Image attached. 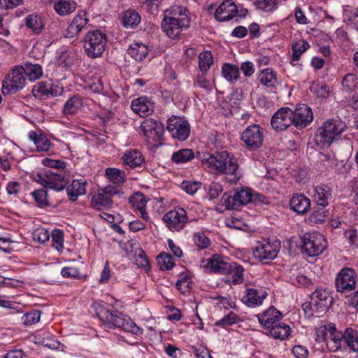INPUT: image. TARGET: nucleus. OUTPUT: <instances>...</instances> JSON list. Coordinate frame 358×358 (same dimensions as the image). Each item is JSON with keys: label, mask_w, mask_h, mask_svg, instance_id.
<instances>
[{"label": "nucleus", "mask_w": 358, "mask_h": 358, "mask_svg": "<svg viewBox=\"0 0 358 358\" xmlns=\"http://www.w3.org/2000/svg\"><path fill=\"white\" fill-rule=\"evenodd\" d=\"M89 19L85 13H78L73 19L66 29V36L73 38L77 36L87 24Z\"/></svg>", "instance_id": "obj_29"}, {"label": "nucleus", "mask_w": 358, "mask_h": 358, "mask_svg": "<svg viewBox=\"0 0 358 358\" xmlns=\"http://www.w3.org/2000/svg\"><path fill=\"white\" fill-rule=\"evenodd\" d=\"M24 74L29 78V80L34 81L40 78L43 75V69L41 65L38 64L25 63L22 66Z\"/></svg>", "instance_id": "obj_43"}, {"label": "nucleus", "mask_w": 358, "mask_h": 358, "mask_svg": "<svg viewBox=\"0 0 358 358\" xmlns=\"http://www.w3.org/2000/svg\"><path fill=\"white\" fill-rule=\"evenodd\" d=\"M107 41V35L99 29L88 31L82 40L84 51L87 56L91 59L102 56Z\"/></svg>", "instance_id": "obj_2"}, {"label": "nucleus", "mask_w": 358, "mask_h": 358, "mask_svg": "<svg viewBox=\"0 0 358 358\" xmlns=\"http://www.w3.org/2000/svg\"><path fill=\"white\" fill-rule=\"evenodd\" d=\"M280 243L268 242L257 245L253 251L254 256L263 264H268L274 259L279 252Z\"/></svg>", "instance_id": "obj_18"}, {"label": "nucleus", "mask_w": 358, "mask_h": 358, "mask_svg": "<svg viewBox=\"0 0 358 358\" xmlns=\"http://www.w3.org/2000/svg\"><path fill=\"white\" fill-rule=\"evenodd\" d=\"M345 129L346 124L341 120H327L316 131L315 139L317 143L329 147Z\"/></svg>", "instance_id": "obj_4"}, {"label": "nucleus", "mask_w": 358, "mask_h": 358, "mask_svg": "<svg viewBox=\"0 0 358 358\" xmlns=\"http://www.w3.org/2000/svg\"><path fill=\"white\" fill-rule=\"evenodd\" d=\"M342 85L343 88L348 92L355 90L357 85V81L355 76L352 73L345 75L343 79Z\"/></svg>", "instance_id": "obj_58"}, {"label": "nucleus", "mask_w": 358, "mask_h": 358, "mask_svg": "<svg viewBox=\"0 0 358 358\" xmlns=\"http://www.w3.org/2000/svg\"><path fill=\"white\" fill-rule=\"evenodd\" d=\"M117 193V187L111 185L99 189L98 192L92 196V207L97 210L111 208L113 203L112 197Z\"/></svg>", "instance_id": "obj_11"}, {"label": "nucleus", "mask_w": 358, "mask_h": 358, "mask_svg": "<svg viewBox=\"0 0 358 358\" xmlns=\"http://www.w3.org/2000/svg\"><path fill=\"white\" fill-rule=\"evenodd\" d=\"M99 317L110 327L112 324L115 327L120 328L126 332L131 333L134 335H141L143 330L138 327L131 319L125 315L117 311L110 312L103 308L98 313Z\"/></svg>", "instance_id": "obj_3"}, {"label": "nucleus", "mask_w": 358, "mask_h": 358, "mask_svg": "<svg viewBox=\"0 0 358 358\" xmlns=\"http://www.w3.org/2000/svg\"><path fill=\"white\" fill-rule=\"evenodd\" d=\"M257 317L261 326L267 330L271 327L280 322L282 317V313L273 306H271L262 314L257 315Z\"/></svg>", "instance_id": "obj_27"}, {"label": "nucleus", "mask_w": 358, "mask_h": 358, "mask_svg": "<svg viewBox=\"0 0 358 358\" xmlns=\"http://www.w3.org/2000/svg\"><path fill=\"white\" fill-rule=\"evenodd\" d=\"M213 63V58L210 51L203 52L199 56V69L203 72H206Z\"/></svg>", "instance_id": "obj_49"}, {"label": "nucleus", "mask_w": 358, "mask_h": 358, "mask_svg": "<svg viewBox=\"0 0 358 358\" xmlns=\"http://www.w3.org/2000/svg\"><path fill=\"white\" fill-rule=\"evenodd\" d=\"M176 287L182 294L189 292L192 287V281L187 274H182L176 281Z\"/></svg>", "instance_id": "obj_51"}, {"label": "nucleus", "mask_w": 358, "mask_h": 358, "mask_svg": "<svg viewBox=\"0 0 358 358\" xmlns=\"http://www.w3.org/2000/svg\"><path fill=\"white\" fill-rule=\"evenodd\" d=\"M194 158V153L192 149H180L174 152L171 156V161L177 164L186 163Z\"/></svg>", "instance_id": "obj_42"}, {"label": "nucleus", "mask_w": 358, "mask_h": 358, "mask_svg": "<svg viewBox=\"0 0 358 358\" xmlns=\"http://www.w3.org/2000/svg\"><path fill=\"white\" fill-rule=\"evenodd\" d=\"M239 321L238 315L234 312H230L228 315H225L221 320L215 322L216 326H220L222 327H227L232 325L233 324L237 323Z\"/></svg>", "instance_id": "obj_55"}, {"label": "nucleus", "mask_w": 358, "mask_h": 358, "mask_svg": "<svg viewBox=\"0 0 358 358\" xmlns=\"http://www.w3.org/2000/svg\"><path fill=\"white\" fill-rule=\"evenodd\" d=\"M31 194L38 206L43 208L50 205L48 200V192L45 189H36Z\"/></svg>", "instance_id": "obj_53"}, {"label": "nucleus", "mask_w": 358, "mask_h": 358, "mask_svg": "<svg viewBox=\"0 0 358 358\" xmlns=\"http://www.w3.org/2000/svg\"><path fill=\"white\" fill-rule=\"evenodd\" d=\"M334 329V323H329L327 325H322L317 329V336L327 343L330 331Z\"/></svg>", "instance_id": "obj_59"}, {"label": "nucleus", "mask_w": 358, "mask_h": 358, "mask_svg": "<svg viewBox=\"0 0 358 358\" xmlns=\"http://www.w3.org/2000/svg\"><path fill=\"white\" fill-rule=\"evenodd\" d=\"M266 296L267 293L262 288H247L241 301L248 307H255L261 306Z\"/></svg>", "instance_id": "obj_24"}, {"label": "nucleus", "mask_w": 358, "mask_h": 358, "mask_svg": "<svg viewBox=\"0 0 358 358\" xmlns=\"http://www.w3.org/2000/svg\"><path fill=\"white\" fill-rule=\"evenodd\" d=\"M29 138L34 142L38 151H48L50 150L51 143L44 134H38L36 131H30Z\"/></svg>", "instance_id": "obj_37"}, {"label": "nucleus", "mask_w": 358, "mask_h": 358, "mask_svg": "<svg viewBox=\"0 0 358 358\" xmlns=\"http://www.w3.org/2000/svg\"><path fill=\"white\" fill-rule=\"evenodd\" d=\"M57 62L59 65L63 66H70L73 64V58L70 55V53L66 50L62 51L57 58Z\"/></svg>", "instance_id": "obj_60"}, {"label": "nucleus", "mask_w": 358, "mask_h": 358, "mask_svg": "<svg viewBox=\"0 0 358 358\" xmlns=\"http://www.w3.org/2000/svg\"><path fill=\"white\" fill-rule=\"evenodd\" d=\"M271 124L276 131H283L293 125L292 110L289 108H282L273 115Z\"/></svg>", "instance_id": "obj_20"}, {"label": "nucleus", "mask_w": 358, "mask_h": 358, "mask_svg": "<svg viewBox=\"0 0 358 358\" xmlns=\"http://www.w3.org/2000/svg\"><path fill=\"white\" fill-rule=\"evenodd\" d=\"M309 48V44L304 40H299L292 45V62H297L301 55Z\"/></svg>", "instance_id": "obj_48"}, {"label": "nucleus", "mask_w": 358, "mask_h": 358, "mask_svg": "<svg viewBox=\"0 0 358 358\" xmlns=\"http://www.w3.org/2000/svg\"><path fill=\"white\" fill-rule=\"evenodd\" d=\"M25 24L35 34H40L44 27L41 17L39 15L35 13L28 15L26 17Z\"/></svg>", "instance_id": "obj_40"}, {"label": "nucleus", "mask_w": 358, "mask_h": 358, "mask_svg": "<svg viewBox=\"0 0 358 358\" xmlns=\"http://www.w3.org/2000/svg\"><path fill=\"white\" fill-rule=\"evenodd\" d=\"M141 22V16L135 10H127L123 17V24L127 28H133Z\"/></svg>", "instance_id": "obj_47"}, {"label": "nucleus", "mask_w": 358, "mask_h": 358, "mask_svg": "<svg viewBox=\"0 0 358 358\" xmlns=\"http://www.w3.org/2000/svg\"><path fill=\"white\" fill-rule=\"evenodd\" d=\"M105 175L110 182L115 184L123 183L126 181L127 176L124 171L116 168L106 169Z\"/></svg>", "instance_id": "obj_44"}, {"label": "nucleus", "mask_w": 358, "mask_h": 358, "mask_svg": "<svg viewBox=\"0 0 358 358\" xmlns=\"http://www.w3.org/2000/svg\"><path fill=\"white\" fill-rule=\"evenodd\" d=\"M224 157V151L220 152H216L214 154L203 152L202 154H199L198 156V158L203 165L216 171L220 174H222V169L224 167L222 166L223 160L227 159V157Z\"/></svg>", "instance_id": "obj_23"}, {"label": "nucleus", "mask_w": 358, "mask_h": 358, "mask_svg": "<svg viewBox=\"0 0 358 358\" xmlns=\"http://www.w3.org/2000/svg\"><path fill=\"white\" fill-rule=\"evenodd\" d=\"M41 312L38 310H32L23 315L22 320L26 326H31L39 322Z\"/></svg>", "instance_id": "obj_52"}, {"label": "nucleus", "mask_w": 358, "mask_h": 358, "mask_svg": "<svg viewBox=\"0 0 358 358\" xmlns=\"http://www.w3.org/2000/svg\"><path fill=\"white\" fill-rule=\"evenodd\" d=\"M63 92L64 88L59 83L44 81L36 84L32 89L33 95L41 100L60 96Z\"/></svg>", "instance_id": "obj_13"}, {"label": "nucleus", "mask_w": 358, "mask_h": 358, "mask_svg": "<svg viewBox=\"0 0 358 358\" xmlns=\"http://www.w3.org/2000/svg\"><path fill=\"white\" fill-rule=\"evenodd\" d=\"M311 196L317 206L325 207L332 200L331 188L324 184L317 185L313 188Z\"/></svg>", "instance_id": "obj_26"}, {"label": "nucleus", "mask_w": 358, "mask_h": 358, "mask_svg": "<svg viewBox=\"0 0 358 358\" xmlns=\"http://www.w3.org/2000/svg\"><path fill=\"white\" fill-rule=\"evenodd\" d=\"M301 252L309 257L320 255L327 248V241L320 233L314 231L307 233L301 238Z\"/></svg>", "instance_id": "obj_7"}, {"label": "nucleus", "mask_w": 358, "mask_h": 358, "mask_svg": "<svg viewBox=\"0 0 358 358\" xmlns=\"http://www.w3.org/2000/svg\"><path fill=\"white\" fill-rule=\"evenodd\" d=\"M42 164L47 167L52 169V171H55V172H57L59 170H66V162L48 157L42 159Z\"/></svg>", "instance_id": "obj_54"}, {"label": "nucleus", "mask_w": 358, "mask_h": 358, "mask_svg": "<svg viewBox=\"0 0 358 358\" xmlns=\"http://www.w3.org/2000/svg\"><path fill=\"white\" fill-rule=\"evenodd\" d=\"M26 83L24 69L22 66H17L9 73L2 84V92L5 94H13L19 90H22Z\"/></svg>", "instance_id": "obj_8"}, {"label": "nucleus", "mask_w": 358, "mask_h": 358, "mask_svg": "<svg viewBox=\"0 0 358 358\" xmlns=\"http://www.w3.org/2000/svg\"><path fill=\"white\" fill-rule=\"evenodd\" d=\"M189 11L182 6H174L166 10L161 27L171 38H176L189 27Z\"/></svg>", "instance_id": "obj_1"}, {"label": "nucleus", "mask_w": 358, "mask_h": 358, "mask_svg": "<svg viewBox=\"0 0 358 358\" xmlns=\"http://www.w3.org/2000/svg\"><path fill=\"white\" fill-rule=\"evenodd\" d=\"M260 83L273 92L276 89L278 83L277 77L272 69L268 68L261 71L258 75Z\"/></svg>", "instance_id": "obj_32"}, {"label": "nucleus", "mask_w": 358, "mask_h": 358, "mask_svg": "<svg viewBox=\"0 0 358 358\" xmlns=\"http://www.w3.org/2000/svg\"><path fill=\"white\" fill-rule=\"evenodd\" d=\"M86 181L82 180H74L72 183L67 186L66 192L70 200L74 201L79 196L85 194Z\"/></svg>", "instance_id": "obj_33"}, {"label": "nucleus", "mask_w": 358, "mask_h": 358, "mask_svg": "<svg viewBox=\"0 0 358 358\" xmlns=\"http://www.w3.org/2000/svg\"><path fill=\"white\" fill-rule=\"evenodd\" d=\"M36 180L45 188L61 191L68 183L67 172L66 170L55 171L45 170L44 173H38Z\"/></svg>", "instance_id": "obj_6"}, {"label": "nucleus", "mask_w": 358, "mask_h": 358, "mask_svg": "<svg viewBox=\"0 0 358 358\" xmlns=\"http://www.w3.org/2000/svg\"><path fill=\"white\" fill-rule=\"evenodd\" d=\"M230 266H230V270L226 275H231V278L228 280L231 282L234 285L241 283L243 280V267L235 262H231Z\"/></svg>", "instance_id": "obj_45"}, {"label": "nucleus", "mask_w": 358, "mask_h": 358, "mask_svg": "<svg viewBox=\"0 0 358 358\" xmlns=\"http://www.w3.org/2000/svg\"><path fill=\"white\" fill-rule=\"evenodd\" d=\"M194 242L198 247L204 249L208 247L210 241L203 233H198L194 236Z\"/></svg>", "instance_id": "obj_62"}, {"label": "nucleus", "mask_w": 358, "mask_h": 358, "mask_svg": "<svg viewBox=\"0 0 358 358\" xmlns=\"http://www.w3.org/2000/svg\"><path fill=\"white\" fill-rule=\"evenodd\" d=\"M259 194L253 195L252 190L247 187L237 188L234 191L226 192L220 199L222 205L227 210H238L240 207L255 200Z\"/></svg>", "instance_id": "obj_5"}, {"label": "nucleus", "mask_w": 358, "mask_h": 358, "mask_svg": "<svg viewBox=\"0 0 358 358\" xmlns=\"http://www.w3.org/2000/svg\"><path fill=\"white\" fill-rule=\"evenodd\" d=\"M290 208L299 214L308 212L310 208V200L302 194H294L289 202Z\"/></svg>", "instance_id": "obj_30"}, {"label": "nucleus", "mask_w": 358, "mask_h": 358, "mask_svg": "<svg viewBox=\"0 0 358 358\" xmlns=\"http://www.w3.org/2000/svg\"><path fill=\"white\" fill-rule=\"evenodd\" d=\"M254 5L259 10L268 12L276 8L277 0H257Z\"/></svg>", "instance_id": "obj_56"}, {"label": "nucleus", "mask_w": 358, "mask_h": 358, "mask_svg": "<svg viewBox=\"0 0 358 358\" xmlns=\"http://www.w3.org/2000/svg\"><path fill=\"white\" fill-rule=\"evenodd\" d=\"M310 299L315 313L318 314L316 317H320V315L328 310L334 300L331 293L324 289H317L312 293Z\"/></svg>", "instance_id": "obj_15"}, {"label": "nucleus", "mask_w": 358, "mask_h": 358, "mask_svg": "<svg viewBox=\"0 0 358 358\" xmlns=\"http://www.w3.org/2000/svg\"><path fill=\"white\" fill-rule=\"evenodd\" d=\"M52 245L57 250L63 248L64 234L60 230H54L52 234Z\"/></svg>", "instance_id": "obj_61"}, {"label": "nucleus", "mask_w": 358, "mask_h": 358, "mask_svg": "<svg viewBox=\"0 0 358 358\" xmlns=\"http://www.w3.org/2000/svg\"><path fill=\"white\" fill-rule=\"evenodd\" d=\"M166 129L171 136L179 141L186 140L190 134V125L187 120L173 116L167 120Z\"/></svg>", "instance_id": "obj_12"}, {"label": "nucleus", "mask_w": 358, "mask_h": 358, "mask_svg": "<svg viewBox=\"0 0 358 358\" xmlns=\"http://www.w3.org/2000/svg\"><path fill=\"white\" fill-rule=\"evenodd\" d=\"M238 15V7L231 0L223 1L216 9L215 18L220 22L231 20Z\"/></svg>", "instance_id": "obj_25"}, {"label": "nucleus", "mask_w": 358, "mask_h": 358, "mask_svg": "<svg viewBox=\"0 0 358 358\" xmlns=\"http://www.w3.org/2000/svg\"><path fill=\"white\" fill-rule=\"evenodd\" d=\"M141 129L148 141L156 142L162 135L163 126L160 122L148 118L141 123Z\"/></svg>", "instance_id": "obj_22"}, {"label": "nucleus", "mask_w": 358, "mask_h": 358, "mask_svg": "<svg viewBox=\"0 0 358 358\" xmlns=\"http://www.w3.org/2000/svg\"><path fill=\"white\" fill-rule=\"evenodd\" d=\"M131 202L134 206H136L138 210H143L146 206V201L145 196L141 193L136 194L131 199Z\"/></svg>", "instance_id": "obj_64"}, {"label": "nucleus", "mask_w": 358, "mask_h": 358, "mask_svg": "<svg viewBox=\"0 0 358 358\" xmlns=\"http://www.w3.org/2000/svg\"><path fill=\"white\" fill-rule=\"evenodd\" d=\"M231 264L226 257L216 254L211 258L202 261L201 266L210 272L225 275L229 273Z\"/></svg>", "instance_id": "obj_19"}, {"label": "nucleus", "mask_w": 358, "mask_h": 358, "mask_svg": "<svg viewBox=\"0 0 358 358\" xmlns=\"http://www.w3.org/2000/svg\"><path fill=\"white\" fill-rule=\"evenodd\" d=\"M201 187L199 182L194 181H185L182 184V188L187 193L189 194H194Z\"/></svg>", "instance_id": "obj_63"}, {"label": "nucleus", "mask_w": 358, "mask_h": 358, "mask_svg": "<svg viewBox=\"0 0 358 358\" xmlns=\"http://www.w3.org/2000/svg\"><path fill=\"white\" fill-rule=\"evenodd\" d=\"M264 138V129L255 124L247 127L241 134V140L250 150L259 148L263 144Z\"/></svg>", "instance_id": "obj_9"}, {"label": "nucleus", "mask_w": 358, "mask_h": 358, "mask_svg": "<svg viewBox=\"0 0 358 358\" xmlns=\"http://www.w3.org/2000/svg\"><path fill=\"white\" fill-rule=\"evenodd\" d=\"M224 158L227 157V159L223 160L222 166L224 167L222 169V174H224L229 177L227 178L228 182L236 183L240 179L237 173L239 166L237 159L232 153L227 151H224Z\"/></svg>", "instance_id": "obj_21"}, {"label": "nucleus", "mask_w": 358, "mask_h": 358, "mask_svg": "<svg viewBox=\"0 0 358 358\" xmlns=\"http://www.w3.org/2000/svg\"><path fill=\"white\" fill-rule=\"evenodd\" d=\"M344 343V332L338 331L336 329L334 324V329L329 333V338L327 341V345L333 352H336L341 350L343 347Z\"/></svg>", "instance_id": "obj_34"}, {"label": "nucleus", "mask_w": 358, "mask_h": 358, "mask_svg": "<svg viewBox=\"0 0 358 358\" xmlns=\"http://www.w3.org/2000/svg\"><path fill=\"white\" fill-rule=\"evenodd\" d=\"M355 278L356 273L352 268L348 267L342 268L335 279L336 290L338 292L345 294L355 289L356 286Z\"/></svg>", "instance_id": "obj_14"}, {"label": "nucleus", "mask_w": 358, "mask_h": 358, "mask_svg": "<svg viewBox=\"0 0 358 358\" xmlns=\"http://www.w3.org/2000/svg\"><path fill=\"white\" fill-rule=\"evenodd\" d=\"M76 8V3L72 0H59L55 4V11L62 16L71 14Z\"/></svg>", "instance_id": "obj_41"}, {"label": "nucleus", "mask_w": 358, "mask_h": 358, "mask_svg": "<svg viewBox=\"0 0 358 358\" xmlns=\"http://www.w3.org/2000/svg\"><path fill=\"white\" fill-rule=\"evenodd\" d=\"M157 261L160 269L162 271L170 270L175 265L173 257L166 253H160L157 257Z\"/></svg>", "instance_id": "obj_50"}, {"label": "nucleus", "mask_w": 358, "mask_h": 358, "mask_svg": "<svg viewBox=\"0 0 358 358\" xmlns=\"http://www.w3.org/2000/svg\"><path fill=\"white\" fill-rule=\"evenodd\" d=\"M162 220L170 231H179L185 227L188 221L187 213L182 208H175L164 214Z\"/></svg>", "instance_id": "obj_10"}, {"label": "nucleus", "mask_w": 358, "mask_h": 358, "mask_svg": "<svg viewBox=\"0 0 358 358\" xmlns=\"http://www.w3.org/2000/svg\"><path fill=\"white\" fill-rule=\"evenodd\" d=\"M266 334L275 339L284 340L290 334V327L284 322H278L267 329Z\"/></svg>", "instance_id": "obj_35"}, {"label": "nucleus", "mask_w": 358, "mask_h": 358, "mask_svg": "<svg viewBox=\"0 0 358 358\" xmlns=\"http://www.w3.org/2000/svg\"><path fill=\"white\" fill-rule=\"evenodd\" d=\"M124 164L131 169L141 167L145 162L144 156L138 150H127L122 157Z\"/></svg>", "instance_id": "obj_31"}, {"label": "nucleus", "mask_w": 358, "mask_h": 358, "mask_svg": "<svg viewBox=\"0 0 358 358\" xmlns=\"http://www.w3.org/2000/svg\"><path fill=\"white\" fill-rule=\"evenodd\" d=\"M328 215V211L324 209V207L314 210L309 217V220L312 223L318 224L325 221Z\"/></svg>", "instance_id": "obj_57"}, {"label": "nucleus", "mask_w": 358, "mask_h": 358, "mask_svg": "<svg viewBox=\"0 0 358 358\" xmlns=\"http://www.w3.org/2000/svg\"><path fill=\"white\" fill-rule=\"evenodd\" d=\"M345 345L353 352H358V332L352 328H346L344 331V343Z\"/></svg>", "instance_id": "obj_39"}, {"label": "nucleus", "mask_w": 358, "mask_h": 358, "mask_svg": "<svg viewBox=\"0 0 358 358\" xmlns=\"http://www.w3.org/2000/svg\"><path fill=\"white\" fill-rule=\"evenodd\" d=\"M222 73L227 80L233 83L238 78L239 69L235 65L225 63L222 66Z\"/></svg>", "instance_id": "obj_46"}, {"label": "nucleus", "mask_w": 358, "mask_h": 358, "mask_svg": "<svg viewBox=\"0 0 358 358\" xmlns=\"http://www.w3.org/2000/svg\"><path fill=\"white\" fill-rule=\"evenodd\" d=\"M313 120L312 110L306 104H299L292 110L293 125L298 129L306 128Z\"/></svg>", "instance_id": "obj_17"}, {"label": "nucleus", "mask_w": 358, "mask_h": 358, "mask_svg": "<svg viewBox=\"0 0 358 358\" xmlns=\"http://www.w3.org/2000/svg\"><path fill=\"white\" fill-rule=\"evenodd\" d=\"M83 99L80 96H73L65 103L63 113L66 116L73 115L83 107Z\"/></svg>", "instance_id": "obj_36"}, {"label": "nucleus", "mask_w": 358, "mask_h": 358, "mask_svg": "<svg viewBox=\"0 0 358 358\" xmlns=\"http://www.w3.org/2000/svg\"><path fill=\"white\" fill-rule=\"evenodd\" d=\"M128 257L132 260L138 267L150 269L149 261L148 260L145 252L141 248L140 244L131 240L128 241L125 246Z\"/></svg>", "instance_id": "obj_16"}, {"label": "nucleus", "mask_w": 358, "mask_h": 358, "mask_svg": "<svg viewBox=\"0 0 358 358\" xmlns=\"http://www.w3.org/2000/svg\"><path fill=\"white\" fill-rule=\"evenodd\" d=\"M148 52V47L140 43L132 44L128 49V54L138 62L143 61L147 57Z\"/></svg>", "instance_id": "obj_38"}, {"label": "nucleus", "mask_w": 358, "mask_h": 358, "mask_svg": "<svg viewBox=\"0 0 358 358\" xmlns=\"http://www.w3.org/2000/svg\"><path fill=\"white\" fill-rule=\"evenodd\" d=\"M131 108L141 117L148 116L154 111V105L148 98L141 96L131 101Z\"/></svg>", "instance_id": "obj_28"}]
</instances>
